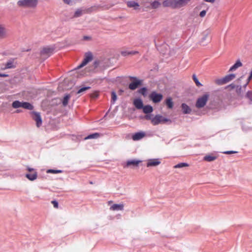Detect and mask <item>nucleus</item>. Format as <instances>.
Here are the masks:
<instances>
[{"instance_id": "f257e3e1", "label": "nucleus", "mask_w": 252, "mask_h": 252, "mask_svg": "<svg viewBox=\"0 0 252 252\" xmlns=\"http://www.w3.org/2000/svg\"><path fill=\"white\" fill-rule=\"evenodd\" d=\"M191 0H165L162 2L164 7L173 9L180 8L188 4Z\"/></svg>"}, {"instance_id": "f03ea898", "label": "nucleus", "mask_w": 252, "mask_h": 252, "mask_svg": "<svg viewBox=\"0 0 252 252\" xmlns=\"http://www.w3.org/2000/svg\"><path fill=\"white\" fill-rule=\"evenodd\" d=\"M235 77L236 75L234 74H228L222 78L216 79L215 83L218 85H222L233 80Z\"/></svg>"}, {"instance_id": "7ed1b4c3", "label": "nucleus", "mask_w": 252, "mask_h": 252, "mask_svg": "<svg viewBox=\"0 0 252 252\" xmlns=\"http://www.w3.org/2000/svg\"><path fill=\"white\" fill-rule=\"evenodd\" d=\"M37 3V0H20L18 2V4L20 6L31 8L35 7Z\"/></svg>"}, {"instance_id": "20e7f679", "label": "nucleus", "mask_w": 252, "mask_h": 252, "mask_svg": "<svg viewBox=\"0 0 252 252\" xmlns=\"http://www.w3.org/2000/svg\"><path fill=\"white\" fill-rule=\"evenodd\" d=\"M209 97V95L208 94H205L199 97L196 101L195 106L198 108L203 107L206 105Z\"/></svg>"}, {"instance_id": "39448f33", "label": "nucleus", "mask_w": 252, "mask_h": 252, "mask_svg": "<svg viewBox=\"0 0 252 252\" xmlns=\"http://www.w3.org/2000/svg\"><path fill=\"white\" fill-rule=\"evenodd\" d=\"M169 121V120L163 117L160 115H157L154 118H153L152 119H151V123L154 126H156L160 123H164Z\"/></svg>"}, {"instance_id": "423d86ee", "label": "nucleus", "mask_w": 252, "mask_h": 252, "mask_svg": "<svg viewBox=\"0 0 252 252\" xmlns=\"http://www.w3.org/2000/svg\"><path fill=\"white\" fill-rule=\"evenodd\" d=\"M129 78L130 80H134L128 86L129 89L131 90H135L142 84V81L138 80L135 77H130Z\"/></svg>"}, {"instance_id": "0eeeda50", "label": "nucleus", "mask_w": 252, "mask_h": 252, "mask_svg": "<svg viewBox=\"0 0 252 252\" xmlns=\"http://www.w3.org/2000/svg\"><path fill=\"white\" fill-rule=\"evenodd\" d=\"M149 98L153 102L156 103L159 102L163 98V95L160 94H158L156 92H153L149 95Z\"/></svg>"}, {"instance_id": "6e6552de", "label": "nucleus", "mask_w": 252, "mask_h": 252, "mask_svg": "<svg viewBox=\"0 0 252 252\" xmlns=\"http://www.w3.org/2000/svg\"><path fill=\"white\" fill-rule=\"evenodd\" d=\"M93 60V56L91 53H87L85 54V58L82 61V63L79 65L76 69H80L81 67L86 65L89 62Z\"/></svg>"}, {"instance_id": "1a4fd4ad", "label": "nucleus", "mask_w": 252, "mask_h": 252, "mask_svg": "<svg viewBox=\"0 0 252 252\" xmlns=\"http://www.w3.org/2000/svg\"><path fill=\"white\" fill-rule=\"evenodd\" d=\"M28 171L29 173L26 174V177L31 181H33L37 178V172L34 169L29 168Z\"/></svg>"}, {"instance_id": "9d476101", "label": "nucleus", "mask_w": 252, "mask_h": 252, "mask_svg": "<svg viewBox=\"0 0 252 252\" xmlns=\"http://www.w3.org/2000/svg\"><path fill=\"white\" fill-rule=\"evenodd\" d=\"M160 0H155L154 1L150 2V5L146 4V3L143 2V6L145 8H149L152 9H156L159 7L160 5Z\"/></svg>"}, {"instance_id": "9b49d317", "label": "nucleus", "mask_w": 252, "mask_h": 252, "mask_svg": "<svg viewBox=\"0 0 252 252\" xmlns=\"http://www.w3.org/2000/svg\"><path fill=\"white\" fill-rule=\"evenodd\" d=\"M32 119L36 122V126L39 127L42 124V120L40 114L35 112H31Z\"/></svg>"}, {"instance_id": "f8f14e48", "label": "nucleus", "mask_w": 252, "mask_h": 252, "mask_svg": "<svg viewBox=\"0 0 252 252\" xmlns=\"http://www.w3.org/2000/svg\"><path fill=\"white\" fill-rule=\"evenodd\" d=\"M161 161L158 158L149 159L147 161V167H154L159 165Z\"/></svg>"}, {"instance_id": "ddd939ff", "label": "nucleus", "mask_w": 252, "mask_h": 252, "mask_svg": "<svg viewBox=\"0 0 252 252\" xmlns=\"http://www.w3.org/2000/svg\"><path fill=\"white\" fill-rule=\"evenodd\" d=\"M19 107H22L23 108L28 110H32L33 108V106L29 102H20L19 101H17V108Z\"/></svg>"}, {"instance_id": "4468645a", "label": "nucleus", "mask_w": 252, "mask_h": 252, "mask_svg": "<svg viewBox=\"0 0 252 252\" xmlns=\"http://www.w3.org/2000/svg\"><path fill=\"white\" fill-rule=\"evenodd\" d=\"M146 136V134L144 132L140 131L136 132L132 135V138L134 141L139 140Z\"/></svg>"}, {"instance_id": "2eb2a0df", "label": "nucleus", "mask_w": 252, "mask_h": 252, "mask_svg": "<svg viewBox=\"0 0 252 252\" xmlns=\"http://www.w3.org/2000/svg\"><path fill=\"white\" fill-rule=\"evenodd\" d=\"M141 162V160H136V159H132L127 161L126 163V167H129L132 166L133 167H137L138 166L139 163Z\"/></svg>"}, {"instance_id": "dca6fc26", "label": "nucleus", "mask_w": 252, "mask_h": 252, "mask_svg": "<svg viewBox=\"0 0 252 252\" xmlns=\"http://www.w3.org/2000/svg\"><path fill=\"white\" fill-rule=\"evenodd\" d=\"M133 104L135 107L138 109H142L143 107V102L139 98L135 99L133 101Z\"/></svg>"}, {"instance_id": "f3484780", "label": "nucleus", "mask_w": 252, "mask_h": 252, "mask_svg": "<svg viewBox=\"0 0 252 252\" xmlns=\"http://www.w3.org/2000/svg\"><path fill=\"white\" fill-rule=\"evenodd\" d=\"M137 54H138V51H128L127 50H122L121 51V55L124 57H126V56H128V55H136Z\"/></svg>"}, {"instance_id": "a211bd4d", "label": "nucleus", "mask_w": 252, "mask_h": 252, "mask_svg": "<svg viewBox=\"0 0 252 252\" xmlns=\"http://www.w3.org/2000/svg\"><path fill=\"white\" fill-rule=\"evenodd\" d=\"M53 52V49L50 47L44 48L41 51V53L42 55H47L48 56H50Z\"/></svg>"}, {"instance_id": "6ab92c4d", "label": "nucleus", "mask_w": 252, "mask_h": 252, "mask_svg": "<svg viewBox=\"0 0 252 252\" xmlns=\"http://www.w3.org/2000/svg\"><path fill=\"white\" fill-rule=\"evenodd\" d=\"M110 209L112 211L123 210L124 209V205L123 204H115L111 206Z\"/></svg>"}, {"instance_id": "aec40b11", "label": "nucleus", "mask_w": 252, "mask_h": 252, "mask_svg": "<svg viewBox=\"0 0 252 252\" xmlns=\"http://www.w3.org/2000/svg\"><path fill=\"white\" fill-rule=\"evenodd\" d=\"M126 4L128 7L133 8L135 10L137 9L139 6V4L134 1H128L126 2Z\"/></svg>"}, {"instance_id": "412c9836", "label": "nucleus", "mask_w": 252, "mask_h": 252, "mask_svg": "<svg viewBox=\"0 0 252 252\" xmlns=\"http://www.w3.org/2000/svg\"><path fill=\"white\" fill-rule=\"evenodd\" d=\"M217 158V157L213 154L208 155L204 157V160L206 161L211 162L216 160Z\"/></svg>"}, {"instance_id": "4be33fe9", "label": "nucleus", "mask_w": 252, "mask_h": 252, "mask_svg": "<svg viewBox=\"0 0 252 252\" xmlns=\"http://www.w3.org/2000/svg\"><path fill=\"white\" fill-rule=\"evenodd\" d=\"M143 111L145 114H148L150 113L153 112V108L152 106H151L150 105H147L145 106H143Z\"/></svg>"}, {"instance_id": "5701e85b", "label": "nucleus", "mask_w": 252, "mask_h": 252, "mask_svg": "<svg viewBox=\"0 0 252 252\" xmlns=\"http://www.w3.org/2000/svg\"><path fill=\"white\" fill-rule=\"evenodd\" d=\"M242 66V63L240 62V60H237L235 63L229 69V71H233L236 70L237 68H238L239 67H241Z\"/></svg>"}, {"instance_id": "b1692460", "label": "nucleus", "mask_w": 252, "mask_h": 252, "mask_svg": "<svg viewBox=\"0 0 252 252\" xmlns=\"http://www.w3.org/2000/svg\"><path fill=\"white\" fill-rule=\"evenodd\" d=\"M6 30L2 25L0 24V38H3L6 36Z\"/></svg>"}, {"instance_id": "393cba45", "label": "nucleus", "mask_w": 252, "mask_h": 252, "mask_svg": "<svg viewBox=\"0 0 252 252\" xmlns=\"http://www.w3.org/2000/svg\"><path fill=\"white\" fill-rule=\"evenodd\" d=\"M181 107L184 114H189L191 112L190 108L186 104L183 103Z\"/></svg>"}, {"instance_id": "a878e982", "label": "nucleus", "mask_w": 252, "mask_h": 252, "mask_svg": "<svg viewBox=\"0 0 252 252\" xmlns=\"http://www.w3.org/2000/svg\"><path fill=\"white\" fill-rule=\"evenodd\" d=\"M13 62L9 61L7 62L4 65V66L1 67L2 70H5L6 69L11 68L14 67Z\"/></svg>"}, {"instance_id": "bb28decb", "label": "nucleus", "mask_w": 252, "mask_h": 252, "mask_svg": "<svg viewBox=\"0 0 252 252\" xmlns=\"http://www.w3.org/2000/svg\"><path fill=\"white\" fill-rule=\"evenodd\" d=\"M165 104L168 108L172 109L173 107L172 99L171 97L167 98L165 100Z\"/></svg>"}, {"instance_id": "cd10ccee", "label": "nucleus", "mask_w": 252, "mask_h": 252, "mask_svg": "<svg viewBox=\"0 0 252 252\" xmlns=\"http://www.w3.org/2000/svg\"><path fill=\"white\" fill-rule=\"evenodd\" d=\"M100 136V134L98 133H94L92 134L89 135L87 137L85 138V139H96Z\"/></svg>"}, {"instance_id": "c85d7f7f", "label": "nucleus", "mask_w": 252, "mask_h": 252, "mask_svg": "<svg viewBox=\"0 0 252 252\" xmlns=\"http://www.w3.org/2000/svg\"><path fill=\"white\" fill-rule=\"evenodd\" d=\"M71 96L70 94H66L64 96L63 101V106H66L68 104V100L70 99Z\"/></svg>"}, {"instance_id": "c756f323", "label": "nucleus", "mask_w": 252, "mask_h": 252, "mask_svg": "<svg viewBox=\"0 0 252 252\" xmlns=\"http://www.w3.org/2000/svg\"><path fill=\"white\" fill-rule=\"evenodd\" d=\"M81 0H63L64 3L68 5H73Z\"/></svg>"}, {"instance_id": "7c9ffc66", "label": "nucleus", "mask_w": 252, "mask_h": 252, "mask_svg": "<svg viewBox=\"0 0 252 252\" xmlns=\"http://www.w3.org/2000/svg\"><path fill=\"white\" fill-rule=\"evenodd\" d=\"M188 166H189V164L188 163L182 162V163H179L175 165L174 166V168H183L184 167H188Z\"/></svg>"}, {"instance_id": "2f4dec72", "label": "nucleus", "mask_w": 252, "mask_h": 252, "mask_svg": "<svg viewBox=\"0 0 252 252\" xmlns=\"http://www.w3.org/2000/svg\"><path fill=\"white\" fill-rule=\"evenodd\" d=\"M192 79L197 86L200 87V86H202V85L199 82L198 79L197 78V77L195 74L193 75Z\"/></svg>"}, {"instance_id": "473e14b6", "label": "nucleus", "mask_w": 252, "mask_h": 252, "mask_svg": "<svg viewBox=\"0 0 252 252\" xmlns=\"http://www.w3.org/2000/svg\"><path fill=\"white\" fill-rule=\"evenodd\" d=\"M90 88H91L90 87H83V88L80 89L78 91V92H77V94H79L82 93L84 92L85 91H86L88 90H89Z\"/></svg>"}, {"instance_id": "72a5a7b5", "label": "nucleus", "mask_w": 252, "mask_h": 252, "mask_svg": "<svg viewBox=\"0 0 252 252\" xmlns=\"http://www.w3.org/2000/svg\"><path fill=\"white\" fill-rule=\"evenodd\" d=\"M112 100L114 102L117 100V95L115 92H112L111 93Z\"/></svg>"}, {"instance_id": "f704fd0d", "label": "nucleus", "mask_w": 252, "mask_h": 252, "mask_svg": "<svg viewBox=\"0 0 252 252\" xmlns=\"http://www.w3.org/2000/svg\"><path fill=\"white\" fill-rule=\"evenodd\" d=\"M246 97L252 102V91H248L246 94Z\"/></svg>"}, {"instance_id": "c9c22d12", "label": "nucleus", "mask_w": 252, "mask_h": 252, "mask_svg": "<svg viewBox=\"0 0 252 252\" xmlns=\"http://www.w3.org/2000/svg\"><path fill=\"white\" fill-rule=\"evenodd\" d=\"M81 14H82V10L78 9L75 12L74 16L75 17H79L80 16H81Z\"/></svg>"}, {"instance_id": "e433bc0d", "label": "nucleus", "mask_w": 252, "mask_h": 252, "mask_svg": "<svg viewBox=\"0 0 252 252\" xmlns=\"http://www.w3.org/2000/svg\"><path fill=\"white\" fill-rule=\"evenodd\" d=\"M146 91L147 89L146 88H142L139 90V93H140L143 95H145Z\"/></svg>"}, {"instance_id": "4c0bfd02", "label": "nucleus", "mask_w": 252, "mask_h": 252, "mask_svg": "<svg viewBox=\"0 0 252 252\" xmlns=\"http://www.w3.org/2000/svg\"><path fill=\"white\" fill-rule=\"evenodd\" d=\"M47 172L51 173H61L62 171L60 170L49 169L48 170Z\"/></svg>"}, {"instance_id": "58836bf2", "label": "nucleus", "mask_w": 252, "mask_h": 252, "mask_svg": "<svg viewBox=\"0 0 252 252\" xmlns=\"http://www.w3.org/2000/svg\"><path fill=\"white\" fill-rule=\"evenodd\" d=\"M236 87V86H235V85H234V84H231L229 85H228L226 87V89H227L229 90H232V89L235 88Z\"/></svg>"}, {"instance_id": "ea45409f", "label": "nucleus", "mask_w": 252, "mask_h": 252, "mask_svg": "<svg viewBox=\"0 0 252 252\" xmlns=\"http://www.w3.org/2000/svg\"><path fill=\"white\" fill-rule=\"evenodd\" d=\"M236 92L238 94H240L241 93L242 88L240 86H237L236 87Z\"/></svg>"}, {"instance_id": "a19ab883", "label": "nucleus", "mask_w": 252, "mask_h": 252, "mask_svg": "<svg viewBox=\"0 0 252 252\" xmlns=\"http://www.w3.org/2000/svg\"><path fill=\"white\" fill-rule=\"evenodd\" d=\"M206 14V11L204 10L200 12L199 15L201 17H204Z\"/></svg>"}, {"instance_id": "79ce46f5", "label": "nucleus", "mask_w": 252, "mask_h": 252, "mask_svg": "<svg viewBox=\"0 0 252 252\" xmlns=\"http://www.w3.org/2000/svg\"><path fill=\"white\" fill-rule=\"evenodd\" d=\"M52 204L53 205L54 207L56 208L58 207V203L57 201L54 200L51 202Z\"/></svg>"}, {"instance_id": "37998d69", "label": "nucleus", "mask_w": 252, "mask_h": 252, "mask_svg": "<svg viewBox=\"0 0 252 252\" xmlns=\"http://www.w3.org/2000/svg\"><path fill=\"white\" fill-rule=\"evenodd\" d=\"M237 153V152L233 151H225V152H223V153L225 154H234V153Z\"/></svg>"}, {"instance_id": "c03bdc74", "label": "nucleus", "mask_w": 252, "mask_h": 252, "mask_svg": "<svg viewBox=\"0 0 252 252\" xmlns=\"http://www.w3.org/2000/svg\"><path fill=\"white\" fill-rule=\"evenodd\" d=\"M98 96V92H94V93H93L92 94H91V97H97V96Z\"/></svg>"}, {"instance_id": "a18cd8bd", "label": "nucleus", "mask_w": 252, "mask_h": 252, "mask_svg": "<svg viewBox=\"0 0 252 252\" xmlns=\"http://www.w3.org/2000/svg\"><path fill=\"white\" fill-rule=\"evenodd\" d=\"M145 119L147 120H151L152 119L151 116L150 115H147L145 116Z\"/></svg>"}, {"instance_id": "49530a36", "label": "nucleus", "mask_w": 252, "mask_h": 252, "mask_svg": "<svg viewBox=\"0 0 252 252\" xmlns=\"http://www.w3.org/2000/svg\"><path fill=\"white\" fill-rule=\"evenodd\" d=\"M8 75L6 74H2V73H0V77H7Z\"/></svg>"}, {"instance_id": "de8ad7c7", "label": "nucleus", "mask_w": 252, "mask_h": 252, "mask_svg": "<svg viewBox=\"0 0 252 252\" xmlns=\"http://www.w3.org/2000/svg\"><path fill=\"white\" fill-rule=\"evenodd\" d=\"M216 0H204L205 1L208 2L213 3Z\"/></svg>"}, {"instance_id": "09e8293b", "label": "nucleus", "mask_w": 252, "mask_h": 252, "mask_svg": "<svg viewBox=\"0 0 252 252\" xmlns=\"http://www.w3.org/2000/svg\"><path fill=\"white\" fill-rule=\"evenodd\" d=\"M252 75H250V76L249 77V78H248L247 84H249V82L252 79Z\"/></svg>"}, {"instance_id": "8fccbe9b", "label": "nucleus", "mask_w": 252, "mask_h": 252, "mask_svg": "<svg viewBox=\"0 0 252 252\" xmlns=\"http://www.w3.org/2000/svg\"><path fill=\"white\" fill-rule=\"evenodd\" d=\"M12 105L13 108H16V101L13 102Z\"/></svg>"}, {"instance_id": "3c124183", "label": "nucleus", "mask_w": 252, "mask_h": 252, "mask_svg": "<svg viewBox=\"0 0 252 252\" xmlns=\"http://www.w3.org/2000/svg\"><path fill=\"white\" fill-rule=\"evenodd\" d=\"M144 2V3H146V4H148L147 3H150V2H149L147 0H146V1L145 2V1H142V4L143 5V3Z\"/></svg>"}, {"instance_id": "603ef678", "label": "nucleus", "mask_w": 252, "mask_h": 252, "mask_svg": "<svg viewBox=\"0 0 252 252\" xmlns=\"http://www.w3.org/2000/svg\"><path fill=\"white\" fill-rule=\"evenodd\" d=\"M111 203H112V201H110L108 202L109 204H111Z\"/></svg>"}, {"instance_id": "864d4df0", "label": "nucleus", "mask_w": 252, "mask_h": 252, "mask_svg": "<svg viewBox=\"0 0 252 252\" xmlns=\"http://www.w3.org/2000/svg\"><path fill=\"white\" fill-rule=\"evenodd\" d=\"M248 84H247V83H246V85H245V87H246Z\"/></svg>"}, {"instance_id": "5fc2aeb1", "label": "nucleus", "mask_w": 252, "mask_h": 252, "mask_svg": "<svg viewBox=\"0 0 252 252\" xmlns=\"http://www.w3.org/2000/svg\"><path fill=\"white\" fill-rule=\"evenodd\" d=\"M17 113L19 112V110L17 109L16 110Z\"/></svg>"}]
</instances>
